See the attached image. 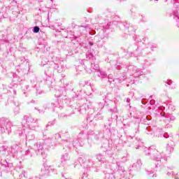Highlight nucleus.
<instances>
[{"label": "nucleus", "instance_id": "nucleus-1", "mask_svg": "<svg viewBox=\"0 0 179 179\" xmlns=\"http://www.w3.org/2000/svg\"><path fill=\"white\" fill-rule=\"evenodd\" d=\"M53 171L52 166H45L41 169V176H42V177H48V176L52 174Z\"/></svg>", "mask_w": 179, "mask_h": 179}, {"label": "nucleus", "instance_id": "nucleus-2", "mask_svg": "<svg viewBox=\"0 0 179 179\" xmlns=\"http://www.w3.org/2000/svg\"><path fill=\"white\" fill-rule=\"evenodd\" d=\"M24 120L27 121V124L31 129H33L37 127V120L31 117L24 116Z\"/></svg>", "mask_w": 179, "mask_h": 179}, {"label": "nucleus", "instance_id": "nucleus-3", "mask_svg": "<svg viewBox=\"0 0 179 179\" xmlns=\"http://www.w3.org/2000/svg\"><path fill=\"white\" fill-rule=\"evenodd\" d=\"M37 155H41L43 156L44 153V141L36 143L34 145Z\"/></svg>", "mask_w": 179, "mask_h": 179}, {"label": "nucleus", "instance_id": "nucleus-4", "mask_svg": "<svg viewBox=\"0 0 179 179\" xmlns=\"http://www.w3.org/2000/svg\"><path fill=\"white\" fill-rule=\"evenodd\" d=\"M4 125H5V127L1 126L0 127V131H1V134H3V132H5V128L6 129H9L10 128V127L12 126V123H10V122H5Z\"/></svg>", "mask_w": 179, "mask_h": 179}, {"label": "nucleus", "instance_id": "nucleus-5", "mask_svg": "<svg viewBox=\"0 0 179 179\" xmlns=\"http://www.w3.org/2000/svg\"><path fill=\"white\" fill-rule=\"evenodd\" d=\"M69 159V155L68 154H64L62 155L61 160L62 162H66V160Z\"/></svg>", "mask_w": 179, "mask_h": 179}, {"label": "nucleus", "instance_id": "nucleus-6", "mask_svg": "<svg viewBox=\"0 0 179 179\" xmlns=\"http://www.w3.org/2000/svg\"><path fill=\"white\" fill-rule=\"evenodd\" d=\"M26 136L28 141H33V139H34V135L31 134V132H29L28 134L26 135Z\"/></svg>", "mask_w": 179, "mask_h": 179}, {"label": "nucleus", "instance_id": "nucleus-7", "mask_svg": "<svg viewBox=\"0 0 179 179\" xmlns=\"http://www.w3.org/2000/svg\"><path fill=\"white\" fill-rule=\"evenodd\" d=\"M162 156L160 155V154L157 153L156 155L155 156V160H156L157 162H160Z\"/></svg>", "mask_w": 179, "mask_h": 179}, {"label": "nucleus", "instance_id": "nucleus-8", "mask_svg": "<svg viewBox=\"0 0 179 179\" xmlns=\"http://www.w3.org/2000/svg\"><path fill=\"white\" fill-rule=\"evenodd\" d=\"M40 31V27H34V33H38Z\"/></svg>", "mask_w": 179, "mask_h": 179}, {"label": "nucleus", "instance_id": "nucleus-9", "mask_svg": "<svg viewBox=\"0 0 179 179\" xmlns=\"http://www.w3.org/2000/svg\"><path fill=\"white\" fill-rule=\"evenodd\" d=\"M169 120L170 121H176V116L173 115L172 114L169 115Z\"/></svg>", "mask_w": 179, "mask_h": 179}, {"label": "nucleus", "instance_id": "nucleus-10", "mask_svg": "<svg viewBox=\"0 0 179 179\" xmlns=\"http://www.w3.org/2000/svg\"><path fill=\"white\" fill-rule=\"evenodd\" d=\"M134 69H135L136 72L138 73V74H136L135 76H141V75H142L141 73V71L137 70L136 67L134 68Z\"/></svg>", "mask_w": 179, "mask_h": 179}, {"label": "nucleus", "instance_id": "nucleus-11", "mask_svg": "<svg viewBox=\"0 0 179 179\" xmlns=\"http://www.w3.org/2000/svg\"><path fill=\"white\" fill-rule=\"evenodd\" d=\"M174 19L176 20V22H179V17H178V15L177 13H174Z\"/></svg>", "mask_w": 179, "mask_h": 179}, {"label": "nucleus", "instance_id": "nucleus-12", "mask_svg": "<svg viewBox=\"0 0 179 179\" xmlns=\"http://www.w3.org/2000/svg\"><path fill=\"white\" fill-rule=\"evenodd\" d=\"M137 164H138V167H141V166H142V161L138 160L137 161Z\"/></svg>", "mask_w": 179, "mask_h": 179}, {"label": "nucleus", "instance_id": "nucleus-13", "mask_svg": "<svg viewBox=\"0 0 179 179\" xmlns=\"http://www.w3.org/2000/svg\"><path fill=\"white\" fill-rule=\"evenodd\" d=\"M168 3H174V0H165Z\"/></svg>", "mask_w": 179, "mask_h": 179}, {"label": "nucleus", "instance_id": "nucleus-14", "mask_svg": "<svg viewBox=\"0 0 179 179\" xmlns=\"http://www.w3.org/2000/svg\"><path fill=\"white\" fill-rule=\"evenodd\" d=\"M14 113H15V114H17V113H19V107L17 106V107L15 108Z\"/></svg>", "mask_w": 179, "mask_h": 179}, {"label": "nucleus", "instance_id": "nucleus-15", "mask_svg": "<svg viewBox=\"0 0 179 179\" xmlns=\"http://www.w3.org/2000/svg\"><path fill=\"white\" fill-rule=\"evenodd\" d=\"M164 138H169V135L167 134H164Z\"/></svg>", "mask_w": 179, "mask_h": 179}, {"label": "nucleus", "instance_id": "nucleus-16", "mask_svg": "<svg viewBox=\"0 0 179 179\" xmlns=\"http://www.w3.org/2000/svg\"><path fill=\"white\" fill-rule=\"evenodd\" d=\"M94 69H96V71L99 70V66H96L95 68H94Z\"/></svg>", "mask_w": 179, "mask_h": 179}, {"label": "nucleus", "instance_id": "nucleus-17", "mask_svg": "<svg viewBox=\"0 0 179 179\" xmlns=\"http://www.w3.org/2000/svg\"><path fill=\"white\" fill-rule=\"evenodd\" d=\"M167 83H168V85H171V80L168 81Z\"/></svg>", "mask_w": 179, "mask_h": 179}, {"label": "nucleus", "instance_id": "nucleus-18", "mask_svg": "<svg viewBox=\"0 0 179 179\" xmlns=\"http://www.w3.org/2000/svg\"><path fill=\"white\" fill-rule=\"evenodd\" d=\"M127 103H129L130 99H127Z\"/></svg>", "mask_w": 179, "mask_h": 179}, {"label": "nucleus", "instance_id": "nucleus-19", "mask_svg": "<svg viewBox=\"0 0 179 179\" xmlns=\"http://www.w3.org/2000/svg\"><path fill=\"white\" fill-rule=\"evenodd\" d=\"M90 45H93V43H92L91 42H90Z\"/></svg>", "mask_w": 179, "mask_h": 179}, {"label": "nucleus", "instance_id": "nucleus-20", "mask_svg": "<svg viewBox=\"0 0 179 179\" xmlns=\"http://www.w3.org/2000/svg\"><path fill=\"white\" fill-rule=\"evenodd\" d=\"M30 151H27V155H29Z\"/></svg>", "mask_w": 179, "mask_h": 179}, {"label": "nucleus", "instance_id": "nucleus-21", "mask_svg": "<svg viewBox=\"0 0 179 179\" xmlns=\"http://www.w3.org/2000/svg\"><path fill=\"white\" fill-rule=\"evenodd\" d=\"M156 177V174H153L152 178Z\"/></svg>", "mask_w": 179, "mask_h": 179}, {"label": "nucleus", "instance_id": "nucleus-22", "mask_svg": "<svg viewBox=\"0 0 179 179\" xmlns=\"http://www.w3.org/2000/svg\"><path fill=\"white\" fill-rule=\"evenodd\" d=\"M136 166V164H135L133 165V166H134V167H135Z\"/></svg>", "mask_w": 179, "mask_h": 179}, {"label": "nucleus", "instance_id": "nucleus-23", "mask_svg": "<svg viewBox=\"0 0 179 179\" xmlns=\"http://www.w3.org/2000/svg\"><path fill=\"white\" fill-rule=\"evenodd\" d=\"M148 176H149V174H150V173H149V171H148Z\"/></svg>", "mask_w": 179, "mask_h": 179}, {"label": "nucleus", "instance_id": "nucleus-24", "mask_svg": "<svg viewBox=\"0 0 179 179\" xmlns=\"http://www.w3.org/2000/svg\"><path fill=\"white\" fill-rule=\"evenodd\" d=\"M6 164H8V162H6Z\"/></svg>", "mask_w": 179, "mask_h": 179}, {"label": "nucleus", "instance_id": "nucleus-25", "mask_svg": "<svg viewBox=\"0 0 179 179\" xmlns=\"http://www.w3.org/2000/svg\"><path fill=\"white\" fill-rule=\"evenodd\" d=\"M104 76H107L106 75H104Z\"/></svg>", "mask_w": 179, "mask_h": 179}, {"label": "nucleus", "instance_id": "nucleus-26", "mask_svg": "<svg viewBox=\"0 0 179 179\" xmlns=\"http://www.w3.org/2000/svg\"><path fill=\"white\" fill-rule=\"evenodd\" d=\"M74 146H75V143H73Z\"/></svg>", "mask_w": 179, "mask_h": 179}, {"label": "nucleus", "instance_id": "nucleus-27", "mask_svg": "<svg viewBox=\"0 0 179 179\" xmlns=\"http://www.w3.org/2000/svg\"><path fill=\"white\" fill-rule=\"evenodd\" d=\"M74 146H75V143H73Z\"/></svg>", "mask_w": 179, "mask_h": 179}]
</instances>
